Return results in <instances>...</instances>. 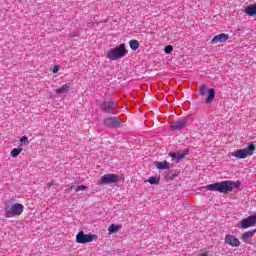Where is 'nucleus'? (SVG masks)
I'll return each mask as SVG.
<instances>
[{"mask_svg": "<svg viewBox=\"0 0 256 256\" xmlns=\"http://www.w3.org/2000/svg\"><path fill=\"white\" fill-rule=\"evenodd\" d=\"M241 187V182L239 181H221L213 184H208L204 187L207 191H216L217 193H222L223 195H227V193H231L233 189H239Z\"/></svg>", "mask_w": 256, "mask_h": 256, "instance_id": "nucleus-1", "label": "nucleus"}, {"mask_svg": "<svg viewBox=\"0 0 256 256\" xmlns=\"http://www.w3.org/2000/svg\"><path fill=\"white\" fill-rule=\"evenodd\" d=\"M127 45L125 43H122L115 48H112L108 51L106 57L110 61H119V59H123V57H127Z\"/></svg>", "mask_w": 256, "mask_h": 256, "instance_id": "nucleus-2", "label": "nucleus"}, {"mask_svg": "<svg viewBox=\"0 0 256 256\" xmlns=\"http://www.w3.org/2000/svg\"><path fill=\"white\" fill-rule=\"evenodd\" d=\"M4 216L6 219H11L13 217H19L25 211V206L21 203L7 204L4 207Z\"/></svg>", "mask_w": 256, "mask_h": 256, "instance_id": "nucleus-3", "label": "nucleus"}, {"mask_svg": "<svg viewBox=\"0 0 256 256\" xmlns=\"http://www.w3.org/2000/svg\"><path fill=\"white\" fill-rule=\"evenodd\" d=\"M121 181V176L118 174H105L98 180V185H113Z\"/></svg>", "mask_w": 256, "mask_h": 256, "instance_id": "nucleus-4", "label": "nucleus"}, {"mask_svg": "<svg viewBox=\"0 0 256 256\" xmlns=\"http://www.w3.org/2000/svg\"><path fill=\"white\" fill-rule=\"evenodd\" d=\"M95 239H97V235L85 234L83 231H80L76 235V242L80 243L81 245H85V243H92V241H95Z\"/></svg>", "mask_w": 256, "mask_h": 256, "instance_id": "nucleus-5", "label": "nucleus"}, {"mask_svg": "<svg viewBox=\"0 0 256 256\" xmlns=\"http://www.w3.org/2000/svg\"><path fill=\"white\" fill-rule=\"evenodd\" d=\"M100 108L102 109V111H104V113H108L109 115H115V113L117 112V103L112 101L103 102L100 105Z\"/></svg>", "mask_w": 256, "mask_h": 256, "instance_id": "nucleus-6", "label": "nucleus"}, {"mask_svg": "<svg viewBox=\"0 0 256 256\" xmlns=\"http://www.w3.org/2000/svg\"><path fill=\"white\" fill-rule=\"evenodd\" d=\"M255 225H256V215L252 214L240 221L239 229H249V227H255Z\"/></svg>", "mask_w": 256, "mask_h": 256, "instance_id": "nucleus-7", "label": "nucleus"}, {"mask_svg": "<svg viewBox=\"0 0 256 256\" xmlns=\"http://www.w3.org/2000/svg\"><path fill=\"white\" fill-rule=\"evenodd\" d=\"M191 125V121L185 120V121H176L172 122L170 125L171 131H181V129H185V127H189Z\"/></svg>", "mask_w": 256, "mask_h": 256, "instance_id": "nucleus-8", "label": "nucleus"}, {"mask_svg": "<svg viewBox=\"0 0 256 256\" xmlns=\"http://www.w3.org/2000/svg\"><path fill=\"white\" fill-rule=\"evenodd\" d=\"M104 125H105V127L119 129V127H121V122H119L118 117H109L104 120Z\"/></svg>", "mask_w": 256, "mask_h": 256, "instance_id": "nucleus-9", "label": "nucleus"}, {"mask_svg": "<svg viewBox=\"0 0 256 256\" xmlns=\"http://www.w3.org/2000/svg\"><path fill=\"white\" fill-rule=\"evenodd\" d=\"M229 39V34L221 33L213 37L211 45H217V43H225Z\"/></svg>", "mask_w": 256, "mask_h": 256, "instance_id": "nucleus-10", "label": "nucleus"}, {"mask_svg": "<svg viewBox=\"0 0 256 256\" xmlns=\"http://www.w3.org/2000/svg\"><path fill=\"white\" fill-rule=\"evenodd\" d=\"M225 242L231 247H239L241 242L233 235H226Z\"/></svg>", "mask_w": 256, "mask_h": 256, "instance_id": "nucleus-11", "label": "nucleus"}, {"mask_svg": "<svg viewBox=\"0 0 256 256\" xmlns=\"http://www.w3.org/2000/svg\"><path fill=\"white\" fill-rule=\"evenodd\" d=\"M255 233H256V229L247 231L242 234L241 240L243 241V243H251V239H253V236L255 235Z\"/></svg>", "mask_w": 256, "mask_h": 256, "instance_id": "nucleus-12", "label": "nucleus"}, {"mask_svg": "<svg viewBox=\"0 0 256 256\" xmlns=\"http://www.w3.org/2000/svg\"><path fill=\"white\" fill-rule=\"evenodd\" d=\"M169 155L170 157H172V159H175L176 163H179L183 161L184 157H187V155H189V150H185L184 153H178V154L175 152H172Z\"/></svg>", "mask_w": 256, "mask_h": 256, "instance_id": "nucleus-13", "label": "nucleus"}, {"mask_svg": "<svg viewBox=\"0 0 256 256\" xmlns=\"http://www.w3.org/2000/svg\"><path fill=\"white\" fill-rule=\"evenodd\" d=\"M69 84H64L62 87L55 89L57 95H67L69 93Z\"/></svg>", "mask_w": 256, "mask_h": 256, "instance_id": "nucleus-14", "label": "nucleus"}, {"mask_svg": "<svg viewBox=\"0 0 256 256\" xmlns=\"http://www.w3.org/2000/svg\"><path fill=\"white\" fill-rule=\"evenodd\" d=\"M246 15H249V17H255L256 16V3L249 5L245 9Z\"/></svg>", "mask_w": 256, "mask_h": 256, "instance_id": "nucleus-15", "label": "nucleus"}, {"mask_svg": "<svg viewBox=\"0 0 256 256\" xmlns=\"http://www.w3.org/2000/svg\"><path fill=\"white\" fill-rule=\"evenodd\" d=\"M208 95H207V98H206V103L207 105L213 103V101H215V89L213 88H210L208 89Z\"/></svg>", "mask_w": 256, "mask_h": 256, "instance_id": "nucleus-16", "label": "nucleus"}, {"mask_svg": "<svg viewBox=\"0 0 256 256\" xmlns=\"http://www.w3.org/2000/svg\"><path fill=\"white\" fill-rule=\"evenodd\" d=\"M233 157H236V159H247L249 156L245 149H239L233 154Z\"/></svg>", "mask_w": 256, "mask_h": 256, "instance_id": "nucleus-17", "label": "nucleus"}, {"mask_svg": "<svg viewBox=\"0 0 256 256\" xmlns=\"http://www.w3.org/2000/svg\"><path fill=\"white\" fill-rule=\"evenodd\" d=\"M157 169H171V165L169 164V162L164 161V162H157L156 164Z\"/></svg>", "mask_w": 256, "mask_h": 256, "instance_id": "nucleus-18", "label": "nucleus"}, {"mask_svg": "<svg viewBox=\"0 0 256 256\" xmlns=\"http://www.w3.org/2000/svg\"><path fill=\"white\" fill-rule=\"evenodd\" d=\"M256 146L255 144H249L244 151L246 152V155L251 156L253 153H255Z\"/></svg>", "mask_w": 256, "mask_h": 256, "instance_id": "nucleus-19", "label": "nucleus"}, {"mask_svg": "<svg viewBox=\"0 0 256 256\" xmlns=\"http://www.w3.org/2000/svg\"><path fill=\"white\" fill-rule=\"evenodd\" d=\"M130 48L132 49V51H137L139 49V41L137 40H131L129 42Z\"/></svg>", "mask_w": 256, "mask_h": 256, "instance_id": "nucleus-20", "label": "nucleus"}, {"mask_svg": "<svg viewBox=\"0 0 256 256\" xmlns=\"http://www.w3.org/2000/svg\"><path fill=\"white\" fill-rule=\"evenodd\" d=\"M21 151H23V148H14L11 151V157H13V158L19 157V155L21 154Z\"/></svg>", "mask_w": 256, "mask_h": 256, "instance_id": "nucleus-21", "label": "nucleus"}, {"mask_svg": "<svg viewBox=\"0 0 256 256\" xmlns=\"http://www.w3.org/2000/svg\"><path fill=\"white\" fill-rule=\"evenodd\" d=\"M119 229H120L119 225L112 224L108 228V231H109V233H117V231H119Z\"/></svg>", "mask_w": 256, "mask_h": 256, "instance_id": "nucleus-22", "label": "nucleus"}, {"mask_svg": "<svg viewBox=\"0 0 256 256\" xmlns=\"http://www.w3.org/2000/svg\"><path fill=\"white\" fill-rule=\"evenodd\" d=\"M150 185H159V179L157 177H150L147 180Z\"/></svg>", "mask_w": 256, "mask_h": 256, "instance_id": "nucleus-23", "label": "nucleus"}, {"mask_svg": "<svg viewBox=\"0 0 256 256\" xmlns=\"http://www.w3.org/2000/svg\"><path fill=\"white\" fill-rule=\"evenodd\" d=\"M209 89L206 88V86L202 85L200 86V95L203 97L205 95H207Z\"/></svg>", "mask_w": 256, "mask_h": 256, "instance_id": "nucleus-24", "label": "nucleus"}, {"mask_svg": "<svg viewBox=\"0 0 256 256\" xmlns=\"http://www.w3.org/2000/svg\"><path fill=\"white\" fill-rule=\"evenodd\" d=\"M164 52L166 55H170V53H173V47L171 45H168L164 48Z\"/></svg>", "mask_w": 256, "mask_h": 256, "instance_id": "nucleus-25", "label": "nucleus"}, {"mask_svg": "<svg viewBox=\"0 0 256 256\" xmlns=\"http://www.w3.org/2000/svg\"><path fill=\"white\" fill-rule=\"evenodd\" d=\"M85 189H87V186H85V185H78V186L75 188V191H76V192L85 191Z\"/></svg>", "mask_w": 256, "mask_h": 256, "instance_id": "nucleus-26", "label": "nucleus"}, {"mask_svg": "<svg viewBox=\"0 0 256 256\" xmlns=\"http://www.w3.org/2000/svg\"><path fill=\"white\" fill-rule=\"evenodd\" d=\"M21 143H23L24 145H29V138H27V136H23L20 139Z\"/></svg>", "mask_w": 256, "mask_h": 256, "instance_id": "nucleus-27", "label": "nucleus"}, {"mask_svg": "<svg viewBox=\"0 0 256 256\" xmlns=\"http://www.w3.org/2000/svg\"><path fill=\"white\" fill-rule=\"evenodd\" d=\"M58 71H59V66H54L53 73H58Z\"/></svg>", "mask_w": 256, "mask_h": 256, "instance_id": "nucleus-28", "label": "nucleus"}]
</instances>
